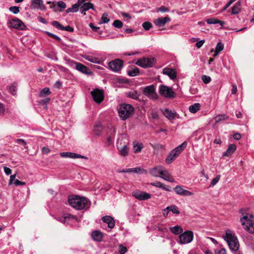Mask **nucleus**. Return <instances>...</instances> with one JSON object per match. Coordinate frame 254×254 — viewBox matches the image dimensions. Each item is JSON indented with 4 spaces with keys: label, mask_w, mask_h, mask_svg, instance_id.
<instances>
[{
    "label": "nucleus",
    "mask_w": 254,
    "mask_h": 254,
    "mask_svg": "<svg viewBox=\"0 0 254 254\" xmlns=\"http://www.w3.org/2000/svg\"><path fill=\"white\" fill-rule=\"evenodd\" d=\"M68 201L71 206L77 210L87 209L90 207L91 204L88 199L77 195L69 197Z\"/></svg>",
    "instance_id": "obj_1"
},
{
    "label": "nucleus",
    "mask_w": 254,
    "mask_h": 254,
    "mask_svg": "<svg viewBox=\"0 0 254 254\" xmlns=\"http://www.w3.org/2000/svg\"><path fill=\"white\" fill-rule=\"evenodd\" d=\"M223 238L232 252H236L238 251L240 247L239 242L237 237L233 232L229 229L227 230Z\"/></svg>",
    "instance_id": "obj_2"
},
{
    "label": "nucleus",
    "mask_w": 254,
    "mask_h": 254,
    "mask_svg": "<svg viewBox=\"0 0 254 254\" xmlns=\"http://www.w3.org/2000/svg\"><path fill=\"white\" fill-rule=\"evenodd\" d=\"M119 116L122 120H126L130 117L134 112V108L128 104H122L118 108Z\"/></svg>",
    "instance_id": "obj_3"
},
{
    "label": "nucleus",
    "mask_w": 254,
    "mask_h": 254,
    "mask_svg": "<svg viewBox=\"0 0 254 254\" xmlns=\"http://www.w3.org/2000/svg\"><path fill=\"white\" fill-rule=\"evenodd\" d=\"M252 215H245L241 218L244 228L251 233H254V221Z\"/></svg>",
    "instance_id": "obj_4"
},
{
    "label": "nucleus",
    "mask_w": 254,
    "mask_h": 254,
    "mask_svg": "<svg viewBox=\"0 0 254 254\" xmlns=\"http://www.w3.org/2000/svg\"><path fill=\"white\" fill-rule=\"evenodd\" d=\"M159 92L161 95L167 98L173 99L176 96V93L172 87L164 85L159 86Z\"/></svg>",
    "instance_id": "obj_5"
},
{
    "label": "nucleus",
    "mask_w": 254,
    "mask_h": 254,
    "mask_svg": "<svg viewBox=\"0 0 254 254\" xmlns=\"http://www.w3.org/2000/svg\"><path fill=\"white\" fill-rule=\"evenodd\" d=\"M193 239V234L191 231H187L181 234L178 243L183 245L190 243Z\"/></svg>",
    "instance_id": "obj_6"
},
{
    "label": "nucleus",
    "mask_w": 254,
    "mask_h": 254,
    "mask_svg": "<svg viewBox=\"0 0 254 254\" xmlns=\"http://www.w3.org/2000/svg\"><path fill=\"white\" fill-rule=\"evenodd\" d=\"M124 61L117 59L108 63L109 68L113 71L119 72L123 67Z\"/></svg>",
    "instance_id": "obj_7"
},
{
    "label": "nucleus",
    "mask_w": 254,
    "mask_h": 254,
    "mask_svg": "<svg viewBox=\"0 0 254 254\" xmlns=\"http://www.w3.org/2000/svg\"><path fill=\"white\" fill-rule=\"evenodd\" d=\"M154 58H144L138 59L135 64L143 68H148L153 66Z\"/></svg>",
    "instance_id": "obj_8"
},
{
    "label": "nucleus",
    "mask_w": 254,
    "mask_h": 254,
    "mask_svg": "<svg viewBox=\"0 0 254 254\" xmlns=\"http://www.w3.org/2000/svg\"><path fill=\"white\" fill-rule=\"evenodd\" d=\"M143 93L152 99H156L158 98V95L155 91V87L153 85L145 87L143 90Z\"/></svg>",
    "instance_id": "obj_9"
},
{
    "label": "nucleus",
    "mask_w": 254,
    "mask_h": 254,
    "mask_svg": "<svg viewBox=\"0 0 254 254\" xmlns=\"http://www.w3.org/2000/svg\"><path fill=\"white\" fill-rule=\"evenodd\" d=\"M8 26L10 28L22 30L25 29L26 27L23 22L21 20L17 18L10 20L8 22Z\"/></svg>",
    "instance_id": "obj_10"
},
{
    "label": "nucleus",
    "mask_w": 254,
    "mask_h": 254,
    "mask_svg": "<svg viewBox=\"0 0 254 254\" xmlns=\"http://www.w3.org/2000/svg\"><path fill=\"white\" fill-rule=\"evenodd\" d=\"M132 195L139 200H146L150 199L151 197L150 193L140 190L134 191L132 192Z\"/></svg>",
    "instance_id": "obj_11"
},
{
    "label": "nucleus",
    "mask_w": 254,
    "mask_h": 254,
    "mask_svg": "<svg viewBox=\"0 0 254 254\" xmlns=\"http://www.w3.org/2000/svg\"><path fill=\"white\" fill-rule=\"evenodd\" d=\"M91 94L95 102L100 103L104 99V92L102 90L96 89L91 92Z\"/></svg>",
    "instance_id": "obj_12"
},
{
    "label": "nucleus",
    "mask_w": 254,
    "mask_h": 254,
    "mask_svg": "<svg viewBox=\"0 0 254 254\" xmlns=\"http://www.w3.org/2000/svg\"><path fill=\"white\" fill-rule=\"evenodd\" d=\"M30 8L32 9H40L42 11L46 9L43 0H31Z\"/></svg>",
    "instance_id": "obj_13"
},
{
    "label": "nucleus",
    "mask_w": 254,
    "mask_h": 254,
    "mask_svg": "<svg viewBox=\"0 0 254 254\" xmlns=\"http://www.w3.org/2000/svg\"><path fill=\"white\" fill-rule=\"evenodd\" d=\"M122 140L118 139L117 142V149L119 151L121 155L122 156H127L128 154L127 144L125 143L123 145H122Z\"/></svg>",
    "instance_id": "obj_14"
},
{
    "label": "nucleus",
    "mask_w": 254,
    "mask_h": 254,
    "mask_svg": "<svg viewBox=\"0 0 254 254\" xmlns=\"http://www.w3.org/2000/svg\"><path fill=\"white\" fill-rule=\"evenodd\" d=\"M68 64H71V65H73L74 64L75 65V68L79 71L80 72L85 73L86 74H89L90 73L88 72L89 69L85 65L79 63L75 62H73L72 61H70V60H66Z\"/></svg>",
    "instance_id": "obj_15"
},
{
    "label": "nucleus",
    "mask_w": 254,
    "mask_h": 254,
    "mask_svg": "<svg viewBox=\"0 0 254 254\" xmlns=\"http://www.w3.org/2000/svg\"><path fill=\"white\" fill-rule=\"evenodd\" d=\"M165 170V169L163 166L159 165L150 169L149 172L150 174L153 177H159L161 178Z\"/></svg>",
    "instance_id": "obj_16"
},
{
    "label": "nucleus",
    "mask_w": 254,
    "mask_h": 254,
    "mask_svg": "<svg viewBox=\"0 0 254 254\" xmlns=\"http://www.w3.org/2000/svg\"><path fill=\"white\" fill-rule=\"evenodd\" d=\"M60 156L64 158H82L87 160L88 158L85 156L81 155L80 154L70 152H64L60 153Z\"/></svg>",
    "instance_id": "obj_17"
},
{
    "label": "nucleus",
    "mask_w": 254,
    "mask_h": 254,
    "mask_svg": "<svg viewBox=\"0 0 254 254\" xmlns=\"http://www.w3.org/2000/svg\"><path fill=\"white\" fill-rule=\"evenodd\" d=\"M174 190L176 193L179 195L183 196H190L193 195V193L191 191L184 189L180 186H177L174 188Z\"/></svg>",
    "instance_id": "obj_18"
},
{
    "label": "nucleus",
    "mask_w": 254,
    "mask_h": 254,
    "mask_svg": "<svg viewBox=\"0 0 254 254\" xmlns=\"http://www.w3.org/2000/svg\"><path fill=\"white\" fill-rule=\"evenodd\" d=\"M162 111L164 116L170 121L174 120L177 115L176 112L172 111L167 108L162 110Z\"/></svg>",
    "instance_id": "obj_19"
},
{
    "label": "nucleus",
    "mask_w": 254,
    "mask_h": 254,
    "mask_svg": "<svg viewBox=\"0 0 254 254\" xmlns=\"http://www.w3.org/2000/svg\"><path fill=\"white\" fill-rule=\"evenodd\" d=\"M171 19L169 16H166L165 17H159L154 20V24L158 27H161L164 26L167 22L170 21Z\"/></svg>",
    "instance_id": "obj_20"
},
{
    "label": "nucleus",
    "mask_w": 254,
    "mask_h": 254,
    "mask_svg": "<svg viewBox=\"0 0 254 254\" xmlns=\"http://www.w3.org/2000/svg\"><path fill=\"white\" fill-rule=\"evenodd\" d=\"M102 221L108 224V227L113 229L115 225V222L113 217L110 216H105L101 218Z\"/></svg>",
    "instance_id": "obj_21"
},
{
    "label": "nucleus",
    "mask_w": 254,
    "mask_h": 254,
    "mask_svg": "<svg viewBox=\"0 0 254 254\" xmlns=\"http://www.w3.org/2000/svg\"><path fill=\"white\" fill-rule=\"evenodd\" d=\"M163 73L168 75L172 80L175 79L177 77L176 72L173 68H165L163 70Z\"/></svg>",
    "instance_id": "obj_22"
},
{
    "label": "nucleus",
    "mask_w": 254,
    "mask_h": 254,
    "mask_svg": "<svg viewBox=\"0 0 254 254\" xmlns=\"http://www.w3.org/2000/svg\"><path fill=\"white\" fill-rule=\"evenodd\" d=\"M103 233L99 230H95L91 233V237L95 241L101 242L103 240Z\"/></svg>",
    "instance_id": "obj_23"
},
{
    "label": "nucleus",
    "mask_w": 254,
    "mask_h": 254,
    "mask_svg": "<svg viewBox=\"0 0 254 254\" xmlns=\"http://www.w3.org/2000/svg\"><path fill=\"white\" fill-rule=\"evenodd\" d=\"M91 9L92 10H95L94 4L92 3L88 2L86 3H84L82 6H81L80 8V12L85 15V12L88 10L89 9Z\"/></svg>",
    "instance_id": "obj_24"
},
{
    "label": "nucleus",
    "mask_w": 254,
    "mask_h": 254,
    "mask_svg": "<svg viewBox=\"0 0 254 254\" xmlns=\"http://www.w3.org/2000/svg\"><path fill=\"white\" fill-rule=\"evenodd\" d=\"M236 148H237V147L235 144H229L226 151L223 153L222 156H223V157L231 156L233 154V153L235 151V150H236Z\"/></svg>",
    "instance_id": "obj_25"
},
{
    "label": "nucleus",
    "mask_w": 254,
    "mask_h": 254,
    "mask_svg": "<svg viewBox=\"0 0 254 254\" xmlns=\"http://www.w3.org/2000/svg\"><path fill=\"white\" fill-rule=\"evenodd\" d=\"M179 156L174 150H172L166 157L165 162L168 164H171Z\"/></svg>",
    "instance_id": "obj_26"
},
{
    "label": "nucleus",
    "mask_w": 254,
    "mask_h": 254,
    "mask_svg": "<svg viewBox=\"0 0 254 254\" xmlns=\"http://www.w3.org/2000/svg\"><path fill=\"white\" fill-rule=\"evenodd\" d=\"M116 134V129L114 127H112L110 129V132L108 133V137H107V142L108 145L112 144L114 140V137Z\"/></svg>",
    "instance_id": "obj_27"
},
{
    "label": "nucleus",
    "mask_w": 254,
    "mask_h": 254,
    "mask_svg": "<svg viewBox=\"0 0 254 254\" xmlns=\"http://www.w3.org/2000/svg\"><path fill=\"white\" fill-rule=\"evenodd\" d=\"M241 10V2L237 1L232 7L231 13L233 15H236L239 13Z\"/></svg>",
    "instance_id": "obj_28"
},
{
    "label": "nucleus",
    "mask_w": 254,
    "mask_h": 254,
    "mask_svg": "<svg viewBox=\"0 0 254 254\" xmlns=\"http://www.w3.org/2000/svg\"><path fill=\"white\" fill-rule=\"evenodd\" d=\"M161 178L169 182L174 183L175 182V179L166 169Z\"/></svg>",
    "instance_id": "obj_29"
},
{
    "label": "nucleus",
    "mask_w": 254,
    "mask_h": 254,
    "mask_svg": "<svg viewBox=\"0 0 254 254\" xmlns=\"http://www.w3.org/2000/svg\"><path fill=\"white\" fill-rule=\"evenodd\" d=\"M103 129V127L102 124L100 123H97L94 127L93 131L95 135L99 136L101 134Z\"/></svg>",
    "instance_id": "obj_30"
},
{
    "label": "nucleus",
    "mask_w": 254,
    "mask_h": 254,
    "mask_svg": "<svg viewBox=\"0 0 254 254\" xmlns=\"http://www.w3.org/2000/svg\"><path fill=\"white\" fill-rule=\"evenodd\" d=\"M187 145V142L186 141H184L181 144L173 149V150H174L178 155H180L185 148H186Z\"/></svg>",
    "instance_id": "obj_31"
},
{
    "label": "nucleus",
    "mask_w": 254,
    "mask_h": 254,
    "mask_svg": "<svg viewBox=\"0 0 254 254\" xmlns=\"http://www.w3.org/2000/svg\"><path fill=\"white\" fill-rule=\"evenodd\" d=\"M170 231L174 234L178 235L181 234L183 232V229L181 226L179 225H176L174 227L169 228Z\"/></svg>",
    "instance_id": "obj_32"
},
{
    "label": "nucleus",
    "mask_w": 254,
    "mask_h": 254,
    "mask_svg": "<svg viewBox=\"0 0 254 254\" xmlns=\"http://www.w3.org/2000/svg\"><path fill=\"white\" fill-rule=\"evenodd\" d=\"M206 22L209 24H219L221 26H223L225 24V22L223 21L219 20L215 18H210L206 20Z\"/></svg>",
    "instance_id": "obj_33"
},
{
    "label": "nucleus",
    "mask_w": 254,
    "mask_h": 254,
    "mask_svg": "<svg viewBox=\"0 0 254 254\" xmlns=\"http://www.w3.org/2000/svg\"><path fill=\"white\" fill-rule=\"evenodd\" d=\"M72 219L73 220H77V217L75 215H72L71 214H64V216L62 218H61L60 219H58L59 221H61L62 223H64L65 221L67 219Z\"/></svg>",
    "instance_id": "obj_34"
},
{
    "label": "nucleus",
    "mask_w": 254,
    "mask_h": 254,
    "mask_svg": "<svg viewBox=\"0 0 254 254\" xmlns=\"http://www.w3.org/2000/svg\"><path fill=\"white\" fill-rule=\"evenodd\" d=\"M127 72L129 76L133 77L139 74V70L137 67L134 66L132 68L127 70Z\"/></svg>",
    "instance_id": "obj_35"
},
{
    "label": "nucleus",
    "mask_w": 254,
    "mask_h": 254,
    "mask_svg": "<svg viewBox=\"0 0 254 254\" xmlns=\"http://www.w3.org/2000/svg\"><path fill=\"white\" fill-rule=\"evenodd\" d=\"M83 57L86 60H87L88 61H89L91 63H92L99 64H100V62H101L100 60L98 58H96V57H93L92 56H87V55L83 56Z\"/></svg>",
    "instance_id": "obj_36"
},
{
    "label": "nucleus",
    "mask_w": 254,
    "mask_h": 254,
    "mask_svg": "<svg viewBox=\"0 0 254 254\" xmlns=\"http://www.w3.org/2000/svg\"><path fill=\"white\" fill-rule=\"evenodd\" d=\"M200 109V104L198 103H196L191 105L189 107V111L190 113H195Z\"/></svg>",
    "instance_id": "obj_37"
},
{
    "label": "nucleus",
    "mask_w": 254,
    "mask_h": 254,
    "mask_svg": "<svg viewBox=\"0 0 254 254\" xmlns=\"http://www.w3.org/2000/svg\"><path fill=\"white\" fill-rule=\"evenodd\" d=\"M127 97L136 100H139V94H138V92L137 91L134 90L133 91H130L127 93Z\"/></svg>",
    "instance_id": "obj_38"
},
{
    "label": "nucleus",
    "mask_w": 254,
    "mask_h": 254,
    "mask_svg": "<svg viewBox=\"0 0 254 254\" xmlns=\"http://www.w3.org/2000/svg\"><path fill=\"white\" fill-rule=\"evenodd\" d=\"M143 148L142 143H133V150L134 153L140 152Z\"/></svg>",
    "instance_id": "obj_39"
},
{
    "label": "nucleus",
    "mask_w": 254,
    "mask_h": 254,
    "mask_svg": "<svg viewBox=\"0 0 254 254\" xmlns=\"http://www.w3.org/2000/svg\"><path fill=\"white\" fill-rule=\"evenodd\" d=\"M79 7V4H77V3H75L72 5L71 7L68 8L66 10V13L69 12H76L78 11Z\"/></svg>",
    "instance_id": "obj_40"
},
{
    "label": "nucleus",
    "mask_w": 254,
    "mask_h": 254,
    "mask_svg": "<svg viewBox=\"0 0 254 254\" xmlns=\"http://www.w3.org/2000/svg\"><path fill=\"white\" fill-rule=\"evenodd\" d=\"M224 48V45L221 42H218L216 46L214 56H216L218 53L222 51Z\"/></svg>",
    "instance_id": "obj_41"
},
{
    "label": "nucleus",
    "mask_w": 254,
    "mask_h": 254,
    "mask_svg": "<svg viewBox=\"0 0 254 254\" xmlns=\"http://www.w3.org/2000/svg\"><path fill=\"white\" fill-rule=\"evenodd\" d=\"M17 90V84L16 82H14L9 87V92L13 95L16 94Z\"/></svg>",
    "instance_id": "obj_42"
},
{
    "label": "nucleus",
    "mask_w": 254,
    "mask_h": 254,
    "mask_svg": "<svg viewBox=\"0 0 254 254\" xmlns=\"http://www.w3.org/2000/svg\"><path fill=\"white\" fill-rule=\"evenodd\" d=\"M132 172L137 174H146L147 171L146 170L141 169L139 167H136L132 168Z\"/></svg>",
    "instance_id": "obj_43"
},
{
    "label": "nucleus",
    "mask_w": 254,
    "mask_h": 254,
    "mask_svg": "<svg viewBox=\"0 0 254 254\" xmlns=\"http://www.w3.org/2000/svg\"><path fill=\"white\" fill-rule=\"evenodd\" d=\"M51 91L49 88L46 87L41 90L40 92V97H44L46 95H49L51 94Z\"/></svg>",
    "instance_id": "obj_44"
},
{
    "label": "nucleus",
    "mask_w": 254,
    "mask_h": 254,
    "mask_svg": "<svg viewBox=\"0 0 254 254\" xmlns=\"http://www.w3.org/2000/svg\"><path fill=\"white\" fill-rule=\"evenodd\" d=\"M50 100V99L49 98H46L44 99L40 100L39 101V104L40 105H43L44 109H47V105L49 102Z\"/></svg>",
    "instance_id": "obj_45"
},
{
    "label": "nucleus",
    "mask_w": 254,
    "mask_h": 254,
    "mask_svg": "<svg viewBox=\"0 0 254 254\" xmlns=\"http://www.w3.org/2000/svg\"><path fill=\"white\" fill-rule=\"evenodd\" d=\"M169 207L170 211H171L173 213L177 215L180 214V211L176 205H170L169 206Z\"/></svg>",
    "instance_id": "obj_46"
},
{
    "label": "nucleus",
    "mask_w": 254,
    "mask_h": 254,
    "mask_svg": "<svg viewBox=\"0 0 254 254\" xmlns=\"http://www.w3.org/2000/svg\"><path fill=\"white\" fill-rule=\"evenodd\" d=\"M113 25L117 28H121L123 26V23L120 20H115L113 23Z\"/></svg>",
    "instance_id": "obj_47"
},
{
    "label": "nucleus",
    "mask_w": 254,
    "mask_h": 254,
    "mask_svg": "<svg viewBox=\"0 0 254 254\" xmlns=\"http://www.w3.org/2000/svg\"><path fill=\"white\" fill-rule=\"evenodd\" d=\"M57 7L60 8L61 11L66 8V4L63 1H59L57 2Z\"/></svg>",
    "instance_id": "obj_48"
},
{
    "label": "nucleus",
    "mask_w": 254,
    "mask_h": 254,
    "mask_svg": "<svg viewBox=\"0 0 254 254\" xmlns=\"http://www.w3.org/2000/svg\"><path fill=\"white\" fill-rule=\"evenodd\" d=\"M45 33L48 36H49L52 38H54L59 41L61 40V39L60 37L58 36L57 35H56L53 33H51L50 32H48V31H46Z\"/></svg>",
    "instance_id": "obj_49"
},
{
    "label": "nucleus",
    "mask_w": 254,
    "mask_h": 254,
    "mask_svg": "<svg viewBox=\"0 0 254 254\" xmlns=\"http://www.w3.org/2000/svg\"><path fill=\"white\" fill-rule=\"evenodd\" d=\"M19 9L18 6H13L9 8V10L14 14H17L19 12Z\"/></svg>",
    "instance_id": "obj_50"
},
{
    "label": "nucleus",
    "mask_w": 254,
    "mask_h": 254,
    "mask_svg": "<svg viewBox=\"0 0 254 254\" xmlns=\"http://www.w3.org/2000/svg\"><path fill=\"white\" fill-rule=\"evenodd\" d=\"M108 15L107 13H104L102 17L101 21L103 23H107L109 22L110 19L108 17Z\"/></svg>",
    "instance_id": "obj_51"
},
{
    "label": "nucleus",
    "mask_w": 254,
    "mask_h": 254,
    "mask_svg": "<svg viewBox=\"0 0 254 254\" xmlns=\"http://www.w3.org/2000/svg\"><path fill=\"white\" fill-rule=\"evenodd\" d=\"M142 25L145 30H149L152 26V24L150 22H144Z\"/></svg>",
    "instance_id": "obj_52"
},
{
    "label": "nucleus",
    "mask_w": 254,
    "mask_h": 254,
    "mask_svg": "<svg viewBox=\"0 0 254 254\" xmlns=\"http://www.w3.org/2000/svg\"><path fill=\"white\" fill-rule=\"evenodd\" d=\"M14 142L18 144L23 145L25 148H26L27 143L25 140L23 139H16L14 140Z\"/></svg>",
    "instance_id": "obj_53"
},
{
    "label": "nucleus",
    "mask_w": 254,
    "mask_h": 254,
    "mask_svg": "<svg viewBox=\"0 0 254 254\" xmlns=\"http://www.w3.org/2000/svg\"><path fill=\"white\" fill-rule=\"evenodd\" d=\"M52 25L55 27L56 28L62 30V28H63V26L58 21H53L52 23Z\"/></svg>",
    "instance_id": "obj_54"
},
{
    "label": "nucleus",
    "mask_w": 254,
    "mask_h": 254,
    "mask_svg": "<svg viewBox=\"0 0 254 254\" xmlns=\"http://www.w3.org/2000/svg\"><path fill=\"white\" fill-rule=\"evenodd\" d=\"M152 146L155 150H165V146L161 144L152 145Z\"/></svg>",
    "instance_id": "obj_55"
},
{
    "label": "nucleus",
    "mask_w": 254,
    "mask_h": 254,
    "mask_svg": "<svg viewBox=\"0 0 254 254\" xmlns=\"http://www.w3.org/2000/svg\"><path fill=\"white\" fill-rule=\"evenodd\" d=\"M119 252L120 254H125L127 252V248L120 245L119 247Z\"/></svg>",
    "instance_id": "obj_56"
},
{
    "label": "nucleus",
    "mask_w": 254,
    "mask_h": 254,
    "mask_svg": "<svg viewBox=\"0 0 254 254\" xmlns=\"http://www.w3.org/2000/svg\"><path fill=\"white\" fill-rule=\"evenodd\" d=\"M220 178V175H217L215 178H213L211 182L210 185L212 186H215L219 181Z\"/></svg>",
    "instance_id": "obj_57"
},
{
    "label": "nucleus",
    "mask_w": 254,
    "mask_h": 254,
    "mask_svg": "<svg viewBox=\"0 0 254 254\" xmlns=\"http://www.w3.org/2000/svg\"><path fill=\"white\" fill-rule=\"evenodd\" d=\"M226 119L225 115H220L215 117V121L217 123L220 122L221 121L224 120Z\"/></svg>",
    "instance_id": "obj_58"
},
{
    "label": "nucleus",
    "mask_w": 254,
    "mask_h": 254,
    "mask_svg": "<svg viewBox=\"0 0 254 254\" xmlns=\"http://www.w3.org/2000/svg\"><path fill=\"white\" fill-rule=\"evenodd\" d=\"M150 185L152 186L158 187L161 189H162V188H164V185L160 182L151 183Z\"/></svg>",
    "instance_id": "obj_59"
},
{
    "label": "nucleus",
    "mask_w": 254,
    "mask_h": 254,
    "mask_svg": "<svg viewBox=\"0 0 254 254\" xmlns=\"http://www.w3.org/2000/svg\"><path fill=\"white\" fill-rule=\"evenodd\" d=\"M201 78L203 82L205 84L209 83L211 81V78L209 76L205 75H202Z\"/></svg>",
    "instance_id": "obj_60"
},
{
    "label": "nucleus",
    "mask_w": 254,
    "mask_h": 254,
    "mask_svg": "<svg viewBox=\"0 0 254 254\" xmlns=\"http://www.w3.org/2000/svg\"><path fill=\"white\" fill-rule=\"evenodd\" d=\"M157 11H160L162 12H166L169 11V9L164 6H162L157 8Z\"/></svg>",
    "instance_id": "obj_61"
},
{
    "label": "nucleus",
    "mask_w": 254,
    "mask_h": 254,
    "mask_svg": "<svg viewBox=\"0 0 254 254\" xmlns=\"http://www.w3.org/2000/svg\"><path fill=\"white\" fill-rule=\"evenodd\" d=\"M62 30L70 32H72L74 31V29L73 27L70 26L69 25H67V26H64L62 28Z\"/></svg>",
    "instance_id": "obj_62"
},
{
    "label": "nucleus",
    "mask_w": 254,
    "mask_h": 254,
    "mask_svg": "<svg viewBox=\"0 0 254 254\" xmlns=\"http://www.w3.org/2000/svg\"><path fill=\"white\" fill-rule=\"evenodd\" d=\"M48 3L51 4L50 6V8L53 9L55 11H57V9H56V8L57 7V3H56L55 2H52L51 1H48Z\"/></svg>",
    "instance_id": "obj_63"
},
{
    "label": "nucleus",
    "mask_w": 254,
    "mask_h": 254,
    "mask_svg": "<svg viewBox=\"0 0 254 254\" xmlns=\"http://www.w3.org/2000/svg\"><path fill=\"white\" fill-rule=\"evenodd\" d=\"M89 26L94 32H97L100 28L99 27L94 26L92 23H90Z\"/></svg>",
    "instance_id": "obj_64"
}]
</instances>
